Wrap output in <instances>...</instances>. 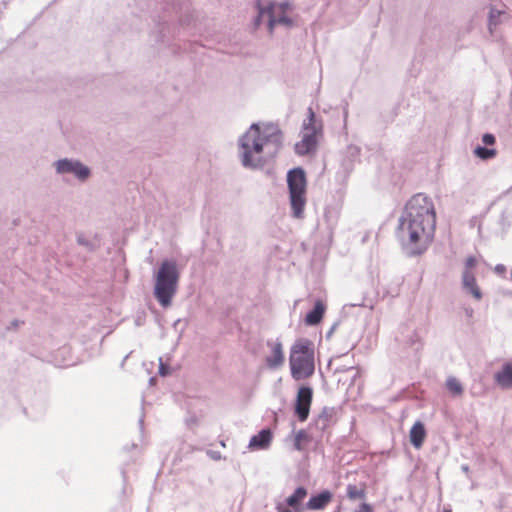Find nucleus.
<instances>
[{"mask_svg":"<svg viewBox=\"0 0 512 512\" xmlns=\"http://www.w3.org/2000/svg\"><path fill=\"white\" fill-rule=\"evenodd\" d=\"M478 261L474 256H469L465 261V270L464 271H471L476 265Z\"/></svg>","mask_w":512,"mask_h":512,"instance_id":"nucleus-24","label":"nucleus"},{"mask_svg":"<svg viewBox=\"0 0 512 512\" xmlns=\"http://www.w3.org/2000/svg\"><path fill=\"white\" fill-rule=\"evenodd\" d=\"M282 146V132L273 125L252 124L239 140L243 166L257 168L273 159Z\"/></svg>","mask_w":512,"mask_h":512,"instance_id":"nucleus-2","label":"nucleus"},{"mask_svg":"<svg viewBox=\"0 0 512 512\" xmlns=\"http://www.w3.org/2000/svg\"><path fill=\"white\" fill-rule=\"evenodd\" d=\"M258 17L256 25H259L261 19L267 17L269 32L272 33L276 24H283L290 26L292 24L291 19L286 15L288 4H275L271 3L267 7L262 6L261 2L258 1Z\"/></svg>","mask_w":512,"mask_h":512,"instance_id":"nucleus-7","label":"nucleus"},{"mask_svg":"<svg viewBox=\"0 0 512 512\" xmlns=\"http://www.w3.org/2000/svg\"><path fill=\"white\" fill-rule=\"evenodd\" d=\"M269 353L265 356V363L269 369H277L284 364L285 356L283 345L279 340H268Z\"/></svg>","mask_w":512,"mask_h":512,"instance_id":"nucleus-9","label":"nucleus"},{"mask_svg":"<svg viewBox=\"0 0 512 512\" xmlns=\"http://www.w3.org/2000/svg\"><path fill=\"white\" fill-rule=\"evenodd\" d=\"M462 283L464 288L472 294L476 300L482 298V293L477 285L476 278L472 271H464L462 275Z\"/></svg>","mask_w":512,"mask_h":512,"instance_id":"nucleus-14","label":"nucleus"},{"mask_svg":"<svg viewBox=\"0 0 512 512\" xmlns=\"http://www.w3.org/2000/svg\"><path fill=\"white\" fill-rule=\"evenodd\" d=\"M482 141L485 145H494L496 140L494 135L487 133L483 135Z\"/></svg>","mask_w":512,"mask_h":512,"instance_id":"nucleus-25","label":"nucleus"},{"mask_svg":"<svg viewBox=\"0 0 512 512\" xmlns=\"http://www.w3.org/2000/svg\"><path fill=\"white\" fill-rule=\"evenodd\" d=\"M272 437V432L269 429H263L257 435L251 437L249 448L252 450L267 449L271 444Z\"/></svg>","mask_w":512,"mask_h":512,"instance_id":"nucleus-11","label":"nucleus"},{"mask_svg":"<svg viewBox=\"0 0 512 512\" xmlns=\"http://www.w3.org/2000/svg\"><path fill=\"white\" fill-rule=\"evenodd\" d=\"M179 272L175 262L165 260L156 275L154 295L164 308L171 305L172 298L177 291Z\"/></svg>","mask_w":512,"mask_h":512,"instance_id":"nucleus-4","label":"nucleus"},{"mask_svg":"<svg viewBox=\"0 0 512 512\" xmlns=\"http://www.w3.org/2000/svg\"><path fill=\"white\" fill-rule=\"evenodd\" d=\"M307 119L303 122L302 139L295 144V151L298 155L304 156L316 150L318 138L322 136L323 124L316 118L313 109L307 111Z\"/></svg>","mask_w":512,"mask_h":512,"instance_id":"nucleus-6","label":"nucleus"},{"mask_svg":"<svg viewBox=\"0 0 512 512\" xmlns=\"http://www.w3.org/2000/svg\"><path fill=\"white\" fill-rule=\"evenodd\" d=\"M474 154H475V156H477L478 158H480L482 160H487V159L494 158L497 154V151H496V149H489V148L478 146L474 149Z\"/></svg>","mask_w":512,"mask_h":512,"instance_id":"nucleus-20","label":"nucleus"},{"mask_svg":"<svg viewBox=\"0 0 512 512\" xmlns=\"http://www.w3.org/2000/svg\"><path fill=\"white\" fill-rule=\"evenodd\" d=\"M75 164L76 162H72L67 159L59 160L56 164V169L59 173H71Z\"/></svg>","mask_w":512,"mask_h":512,"instance_id":"nucleus-21","label":"nucleus"},{"mask_svg":"<svg viewBox=\"0 0 512 512\" xmlns=\"http://www.w3.org/2000/svg\"><path fill=\"white\" fill-rule=\"evenodd\" d=\"M71 173L75 174L79 179L84 180L89 176V169L82 165L80 162H76L74 165V169H72Z\"/></svg>","mask_w":512,"mask_h":512,"instance_id":"nucleus-22","label":"nucleus"},{"mask_svg":"<svg viewBox=\"0 0 512 512\" xmlns=\"http://www.w3.org/2000/svg\"><path fill=\"white\" fill-rule=\"evenodd\" d=\"M311 441L310 436L305 430H299L294 437V448L301 451Z\"/></svg>","mask_w":512,"mask_h":512,"instance_id":"nucleus-18","label":"nucleus"},{"mask_svg":"<svg viewBox=\"0 0 512 512\" xmlns=\"http://www.w3.org/2000/svg\"><path fill=\"white\" fill-rule=\"evenodd\" d=\"M356 512H374V511L370 504L362 503Z\"/></svg>","mask_w":512,"mask_h":512,"instance_id":"nucleus-26","label":"nucleus"},{"mask_svg":"<svg viewBox=\"0 0 512 512\" xmlns=\"http://www.w3.org/2000/svg\"><path fill=\"white\" fill-rule=\"evenodd\" d=\"M287 183L289 189V200L294 218L302 219L307 202V181L302 168H295L288 172Z\"/></svg>","mask_w":512,"mask_h":512,"instance_id":"nucleus-5","label":"nucleus"},{"mask_svg":"<svg viewBox=\"0 0 512 512\" xmlns=\"http://www.w3.org/2000/svg\"><path fill=\"white\" fill-rule=\"evenodd\" d=\"M276 511L277 512H293L292 510H290L286 504L282 503V502H279L276 504Z\"/></svg>","mask_w":512,"mask_h":512,"instance_id":"nucleus-27","label":"nucleus"},{"mask_svg":"<svg viewBox=\"0 0 512 512\" xmlns=\"http://www.w3.org/2000/svg\"><path fill=\"white\" fill-rule=\"evenodd\" d=\"M436 228V211L431 198L423 193L411 197L400 220L403 239L415 252L426 249Z\"/></svg>","mask_w":512,"mask_h":512,"instance_id":"nucleus-1","label":"nucleus"},{"mask_svg":"<svg viewBox=\"0 0 512 512\" xmlns=\"http://www.w3.org/2000/svg\"><path fill=\"white\" fill-rule=\"evenodd\" d=\"M496 383L503 389L512 388V363H505L494 375Z\"/></svg>","mask_w":512,"mask_h":512,"instance_id":"nucleus-12","label":"nucleus"},{"mask_svg":"<svg viewBox=\"0 0 512 512\" xmlns=\"http://www.w3.org/2000/svg\"><path fill=\"white\" fill-rule=\"evenodd\" d=\"M502 14L501 11L499 10H496L494 8H492L490 10V15H489V27H490V30L492 29V26L493 25H496L497 22H496V18H498L500 15Z\"/></svg>","mask_w":512,"mask_h":512,"instance_id":"nucleus-23","label":"nucleus"},{"mask_svg":"<svg viewBox=\"0 0 512 512\" xmlns=\"http://www.w3.org/2000/svg\"><path fill=\"white\" fill-rule=\"evenodd\" d=\"M446 387L454 396H460L463 393L462 384L455 377H449L446 381Z\"/></svg>","mask_w":512,"mask_h":512,"instance_id":"nucleus-19","label":"nucleus"},{"mask_svg":"<svg viewBox=\"0 0 512 512\" xmlns=\"http://www.w3.org/2000/svg\"><path fill=\"white\" fill-rule=\"evenodd\" d=\"M289 365L294 380L310 378L315 371L314 345L306 338L297 339L290 348Z\"/></svg>","mask_w":512,"mask_h":512,"instance_id":"nucleus-3","label":"nucleus"},{"mask_svg":"<svg viewBox=\"0 0 512 512\" xmlns=\"http://www.w3.org/2000/svg\"><path fill=\"white\" fill-rule=\"evenodd\" d=\"M307 494L308 492L306 488L298 487L294 493L286 499L285 504L297 511Z\"/></svg>","mask_w":512,"mask_h":512,"instance_id":"nucleus-15","label":"nucleus"},{"mask_svg":"<svg viewBox=\"0 0 512 512\" xmlns=\"http://www.w3.org/2000/svg\"><path fill=\"white\" fill-rule=\"evenodd\" d=\"M312 396V389L307 386L300 387L297 392L295 414L301 422L306 421L309 416Z\"/></svg>","mask_w":512,"mask_h":512,"instance_id":"nucleus-8","label":"nucleus"},{"mask_svg":"<svg viewBox=\"0 0 512 512\" xmlns=\"http://www.w3.org/2000/svg\"><path fill=\"white\" fill-rule=\"evenodd\" d=\"M332 499L333 493L329 490H323L320 493L311 496L306 507L309 510H323L331 503Z\"/></svg>","mask_w":512,"mask_h":512,"instance_id":"nucleus-10","label":"nucleus"},{"mask_svg":"<svg viewBox=\"0 0 512 512\" xmlns=\"http://www.w3.org/2000/svg\"><path fill=\"white\" fill-rule=\"evenodd\" d=\"M366 484L360 483L359 485L349 484L347 486V497L350 500H363L366 498Z\"/></svg>","mask_w":512,"mask_h":512,"instance_id":"nucleus-17","label":"nucleus"},{"mask_svg":"<svg viewBox=\"0 0 512 512\" xmlns=\"http://www.w3.org/2000/svg\"><path fill=\"white\" fill-rule=\"evenodd\" d=\"M317 421H318V423H319V422H323V425L325 426V425H326V422L328 421V418H327V416H326V415H319V417H318V420H317Z\"/></svg>","mask_w":512,"mask_h":512,"instance_id":"nucleus-28","label":"nucleus"},{"mask_svg":"<svg viewBox=\"0 0 512 512\" xmlns=\"http://www.w3.org/2000/svg\"><path fill=\"white\" fill-rule=\"evenodd\" d=\"M426 438V430L424 424L417 421L410 429V442L416 448L420 449Z\"/></svg>","mask_w":512,"mask_h":512,"instance_id":"nucleus-13","label":"nucleus"},{"mask_svg":"<svg viewBox=\"0 0 512 512\" xmlns=\"http://www.w3.org/2000/svg\"><path fill=\"white\" fill-rule=\"evenodd\" d=\"M324 311L325 306L323 305V303L321 301H317L315 303L314 308L309 313H307L305 318L306 323L309 325L318 324L324 315Z\"/></svg>","mask_w":512,"mask_h":512,"instance_id":"nucleus-16","label":"nucleus"}]
</instances>
